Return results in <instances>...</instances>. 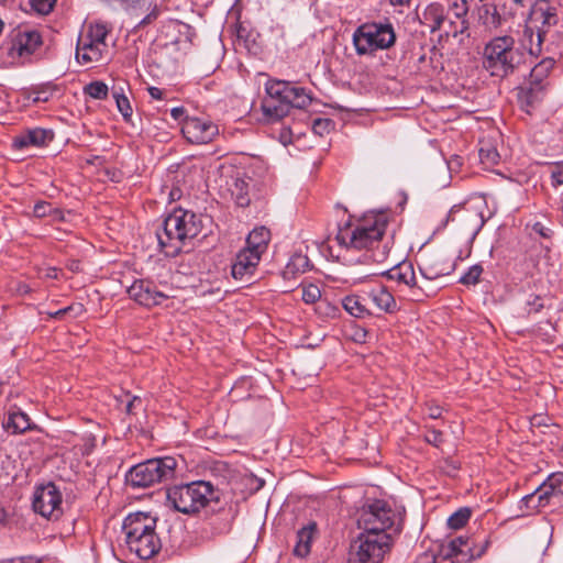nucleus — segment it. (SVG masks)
Listing matches in <instances>:
<instances>
[{
    "label": "nucleus",
    "mask_w": 563,
    "mask_h": 563,
    "mask_svg": "<svg viewBox=\"0 0 563 563\" xmlns=\"http://www.w3.org/2000/svg\"><path fill=\"white\" fill-rule=\"evenodd\" d=\"M388 217L384 212L364 217L356 223L340 227L335 236L338 244L347 251H365V258L375 263L384 262L390 251L384 241Z\"/></svg>",
    "instance_id": "obj_1"
},
{
    "label": "nucleus",
    "mask_w": 563,
    "mask_h": 563,
    "mask_svg": "<svg viewBox=\"0 0 563 563\" xmlns=\"http://www.w3.org/2000/svg\"><path fill=\"white\" fill-rule=\"evenodd\" d=\"M202 218L183 208L175 209L156 231L161 251L170 257L177 256L187 240L195 239L202 231Z\"/></svg>",
    "instance_id": "obj_2"
},
{
    "label": "nucleus",
    "mask_w": 563,
    "mask_h": 563,
    "mask_svg": "<svg viewBox=\"0 0 563 563\" xmlns=\"http://www.w3.org/2000/svg\"><path fill=\"white\" fill-rule=\"evenodd\" d=\"M122 530L126 547L142 560L153 558L162 548L156 533V518L147 514H130L123 521Z\"/></svg>",
    "instance_id": "obj_3"
},
{
    "label": "nucleus",
    "mask_w": 563,
    "mask_h": 563,
    "mask_svg": "<svg viewBox=\"0 0 563 563\" xmlns=\"http://www.w3.org/2000/svg\"><path fill=\"white\" fill-rule=\"evenodd\" d=\"M523 62V54L510 35L496 36L484 47L483 66L494 77L505 78Z\"/></svg>",
    "instance_id": "obj_4"
},
{
    "label": "nucleus",
    "mask_w": 563,
    "mask_h": 563,
    "mask_svg": "<svg viewBox=\"0 0 563 563\" xmlns=\"http://www.w3.org/2000/svg\"><path fill=\"white\" fill-rule=\"evenodd\" d=\"M219 497L209 482L197 481L168 488L167 500L173 508L186 515H195Z\"/></svg>",
    "instance_id": "obj_5"
},
{
    "label": "nucleus",
    "mask_w": 563,
    "mask_h": 563,
    "mask_svg": "<svg viewBox=\"0 0 563 563\" xmlns=\"http://www.w3.org/2000/svg\"><path fill=\"white\" fill-rule=\"evenodd\" d=\"M365 533L393 534L401 529V516L385 500H374L364 506L357 519Z\"/></svg>",
    "instance_id": "obj_6"
},
{
    "label": "nucleus",
    "mask_w": 563,
    "mask_h": 563,
    "mask_svg": "<svg viewBox=\"0 0 563 563\" xmlns=\"http://www.w3.org/2000/svg\"><path fill=\"white\" fill-rule=\"evenodd\" d=\"M353 45L357 55H373L388 49L396 42V33L389 21L365 22L353 33Z\"/></svg>",
    "instance_id": "obj_7"
},
{
    "label": "nucleus",
    "mask_w": 563,
    "mask_h": 563,
    "mask_svg": "<svg viewBox=\"0 0 563 563\" xmlns=\"http://www.w3.org/2000/svg\"><path fill=\"white\" fill-rule=\"evenodd\" d=\"M556 23L555 9L548 2H540L532 7L523 30L525 45L530 55L539 56L542 53V44L548 41L550 27Z\"/></svg>",
    "instance_id": "obj_8"
},
{
    "label": "nucleus",
    "mask_w": 563,
    "mask_h": 563,
    "mask_svg": "<svg viewBox=\"0 0 563 563\" xmlns=\"http://www.w3.org/2000/svg\"><path fill=\"white\" fill-rule=\"evenodd\" d=\"M177 466L173 456L151 459L130 468L126 482L135 488H145L170 479Z\"/></svg>",
    "instance_id": "obj_9"
},
{
    "label": "nucleus",
    "mask_w": 563,
    "mask_h": 563,
    "mask_svg": "<svg viewBox=\"0 0 563 563\" xmlns=\"http://www.w3.org/2000/svg\"><path fill=\"white\" fill-rule=\"evenodd\" d=\"M391 541L389 534L362 532L351 545L349 563H382Z\"/></svg>",
    "instance_id": "obj_10"
},
{
    "label": "nucleus",
    "mask_w": 563,
    "mask_h": 563,
    "mask_svg": "<svg viewBox=\"0 0 563 563\" xmlns=\"http://www.w3.org/2000/svg\"><path fill=\"white\" fill-rule=\"evenodd\" d=\"M231 198L238 207L245 208L252 201L264 199L269 192L266 179L256 180L245 173H236L227 181Z\"/></svg>",
    "instance_id": "obj_11"
},
{
    "label": "nucleus",
    "mask_w": 563,
    "mask_h": 563,
    "mask_svg": "<svg viewBox=\"0 0 563 563\" xmlns=\"http://www.w3.org/2000/svg\"><path fill=\"white\" fill-rule=\"evenodd\" d=\"M62 493L57 486L49 482L36 487L33 494L32 506L35 512L42 517L57 520L63 515Z\"/></svg>",
    "instance_id": "obj_12"
},
{
    "label": "nucleus",
    "mask_w": 563,
    "mask_h": 563,
    "mask_svg": "<svg viewBox=\"0 0 563 563\" xmlns=\"http://www.w3.org/2000/svg\"><path fill=\"white\" fill-rule=\"evenodd\" d=\"M266 97L264 99L284 100L292 102V107L303 109L311 101V95L305 88L285 80H269L265 85Z\"/></svg>",
    "instance_id": "obj_13"
},
{
    "label": "nucleus",
    "mask_w": 563,
    "mask_h": 563,
    "mask_svg": "<svg viewBox=\"0 0 563 563\" xmlns=\"http://www.w3.org/2000/svg\"><path fill=\"white\" fill-rule=\"evenodd\" d=\"M181 133L191 144H208L219 134V128L211 120L186 117L181 124Z\"/></svg>",
    "instance_id": "obj_14"
},
{
    "label": "nucleus",
    "mask_w": 563,
    "mask_h": 563,
    "mask_svg": "<svg viewBox=\"0 0 563 563\" xmlns=\"http://www.w3.org/2000/svg\"><path fill=\"white\" fill-rule=\"evenodd\" d=\"M42 45L41 33L31 27H19L14 30L8 55L12 59L29 58Z\"/></svg>",
    "instance_id": "obj_15"
},
{
    "label": "nucleus",
    "mask_w": 563,
    "mask_h": 563,
    "mask_svg": "<svg viewBox=\"0 0 563 563\" xmlns=\"http://www.w3.org/2000/svg\"><path fill=\"white\" fill-rule=\"evenodd\" d=\"M129 297L140 306L152 308L163 303L169 298L168 295L157 289L151 279H136L128 288Z\"/></svg>",
    "instance_id": "obj_16"
},
{
    "label": "nucleus",
    "mask_w": 563,
    "mask_h": 563,
    "mask_svg": "<svg viewBox=\"0 0 563 563\" xmlns=\"http://www.w3.org/2000/svg\"><path fill=\"white\" fill-rule=\"evenodd\" d=\"M383 275L396 282L399 287H407L411 300H422L424 292L421 287L417 285L415 269L410 262L404 261L384 272Z\"/></svg>",
    "instance_id": "obj_17"
},
{
    "label": "nucleus",
    "mask_w": 563,
    "mask_h": 563,
    "mask_svg": "<svg viewBox=\"0 0 563 563\" xmlns=\"http://www.w3.org/2000/svg\"><path fill=\"white\" fill-rule=\"evenodd\" d=\"M261 256L252 251L242 249L231 265L232 277L236 280L249 282L255 276Z\"/></svg>",
    "instance_id": "obj_18"
},
{
    "label": "nucleus",
    "mask_w": 563,
    "mask_h": 563,
    "mask_svg": "<svg viewBox=\"0 0 563 563\" xmlns=\"http://www.w3.org/2000/svg\"><path fill=\"white\" fill-rule=\"evenodd\" d=\"M470 537H456L446 543H442L438 556L451 563H470L472 554H468Z\"/></svg>",
    "instance_id": "obj_19"
},
{
    "label": "nucleus",
    "mask_w": 563,
    "mask_h": 563,
    "mask_svg": "<svg viewBox=\"0 0 563 563\" xmlns=\"http://www.w3.org/2000/svg\"><path fill=\"white\" fill-rule=\"evenodd\" d=\"M54 140V132L48 129L34 128L21 132L13 139V147L25 150L29 147H44Z\"/></svg>",
    "instance_id": "obj_20"
},
{
    "label": "nucleus",
    "mask_w": 563,
    "mask_h": 563,
    "mask_svg": "<svg viewBox=\"0 0 563 563\" xmlns=\"http://www.w3.org/2000/svg\"><path fill=\"white\" fill-rule=\"evenodd\" d=\"M547 89L528 81L525 86L519 87L517 91V101L522 111L531 114L532 111L541 103L545 96Z\"/></svg>",
    "instance_id": "obj_21"
},
{
    "label": "nucleus",
    "mask_w": 563,
    "mask_h": 563,
    "mask_svg": "<svg viewBox=\"0 0 563 563\" xmlns=\"http://www.w3.org/2000/svg\"><path fill=\"white\" fill-rule=\"evenodd\" d=\"M106 53L96 42L80 33L76 46V59L81 65L97 63Z\"/></svg>",
    "instance_id": "obj_22"
},
{
    "label": "nucleus",
    "mask_w": 563,
    "mask_h": 563,
    "mask_svg": "<svg viewBox=\"0 0 563 563\" xmlns=\"http://www.w3.org/2000/svg\"><path fill=\"white\" fill-rule=\"evenodd\" d=\"M448 221H460L464 225L470 227L474 234L483 228L485 220L481 212L474 209L454 206L448 213Z\"/></svg>",
    "instance_id": "obj_23"
},
{
    "label": "nucleus",
    "mask_w": 563,
    "mask_h": 563,
    "mask_svg": "<svg viewBox=\"0 0 563 563\" xmlns=\"http://www.w3.org/2000/svg\"><path fill=\"white\" fill-rule=\"evenodd\" d=\"M419 20L432 33L440 30L445 21L444 7L435 2L428 4L419 15Z\"/></svg>",
    "instance_id": "obj_24"
},
{
    "label": "nucleus",
    "mask_w": 563,
    "mask_h": 563,
    "mask_svg": "<svg viewBox=\"0 0 563 563\" xmlns=\"http://www.w3.org/2000/svg\"><path fill=\"white\" fill-rule=\"evenodd\" d=\"M369 297L375 306L387 313H394L399 308L393 294L386 286L379 285L369 291Z\"/></svg>",
    "instance_id": "obj_25"
},
{
    "label": "nucleus",
    "mask_w": 563,
    "mask_h": 563,
    "mask_svg": "<svg viewBox=\"0 0 563 563\" xmlns=\"http://www.w3.org/2000/svg\"><path fill=\"white\" fill-rule=\"evenodd\" d=\"M269 240L271 232L268 229L265 227L255 228L247 235L246 246L244 249L262 257L267 250Z\"/></svg>",
    "instance_id": "obj_26"
},
{
    "label": "nucleus",
    "mask_w": 563,
    "mask_h": 563,
    "mask_svg": "<svg viewBox=\"0 0 563 563\" xmlns=\"http://www.w3.org/2000/svg\"><path fill=\"white\" fill-rule=\"evenodd\" d=\"M292 107V102H287L284 100H273V99H263L262 101V111L264 117L268 121H278L286 115H288L290 109Z\"/></svg>",
    "instance_id": "obj_27"
},
{
    "label": "nucleus",
    "mask_w": 563,
    "mask_h": 563,
    "mask_svg": "<svg viewBox=\"0 0 563 563\" xmlns=\"http://www.w3.org/2000/svg\"><path fill=\"white\" fill-rule=\"evenodd\" d=\"M3 428L12 434H19L33 430L35 424L31 422L25 412L16 410L9 412L8 419L3 422Z\"/></svg>",
    "instance_id": "obj_28"
},
{
    "label": "nucleus",
    "mask_w": 563,
    "mask_h": 563,
    "mask_svg": "<svg viewBox=\"0 0 563 563\" xmlns=\"http://www.w3.org/2000/svg\"><path fill=\"white\" fill-rule=\"evenodd\" d=\"M555 65L554 56H548L542 58L530 71L529 80L530 82L542 86V88L547 89L548 87V76L550 71L553 69Z\"/></svg>",
    "instance_id": "obj_29"
},
{
    "label": "nucleus",
    "mask_w": 563,
    "mask_h": 563,
    "mask_svg": "<svg viewBox=\"0 0 563 563\" xmlns=\"http://www.w3.org/2000/svg\"><path fill=\"white\" fill-rule=\"evenodd\" d=\"M317 525L314 522L298 530L296 536V544L294 547V554L298 558H306L311 550V541L316 531Z\"/></svg>",
    "instance_id": "obj_30"
},
{
    "label": "nucleus",
    "mask_w": 563,
    "mask_h": 563,
    "mask_svg": "<svg viewBox=\"0 0 563 563\" xmlns=\"http://www.w3.org/2000/svg\"><path fill=\"white\" fill-rule=\"evenodd\" d=\"M479 20L487 30H496L506 21V14L500 13L494 3H485L479 9Z\"/></svg>",
    "instance_id": "obj_31"
},
{
    "label": "nucleus",
    "mask_w": 563,
    "mask_h": 563,
    "mask_svg": "<svg viewBox=\"0 0 563 563\" xmlns=\"http://www.w3.org/2000/svg\"><path fill=\"white\" fill-rule=\"evenodd\" d=\"M440 54L434 49H430L429 54H420L417 59V70L426 76L431 77L438 73V66L434 64L439 60Z\"/></svg>",
    "instance_id": "obj_32"
},
{
    "label": "nucleus",
    "mask_w": 563,
    "mask_h": 563,
    "mask_svg": "<svg viewBox=\"0 0 563 563\" xmlns=\"http://www.w3.org/2000/svg\"><path fill=\"white\" fill-rule=\"evenodd\" d=\"M545 507V504L541 500L540 495L538 494V489H536L520 499L518 504L520 511L519 516H529L541 511Z\"/></svg>",
    "instance_id": "obj_33"
},
{
    "label": "nucleus",
    "mask_w": 563,
    "mask_h": 563,
    "mask_svg": "<svg viewBox=\"0 0 563 563\" xmlns=\"http://www.w3.org/2000/svg\"><path fill=\"white\" fill-rule=\"evenodd\" d=\"M342 306L344 310L355 318H365L371 316L369 310L363 303L361 297L356 295H349L342 299Z\"/></svg>",
    "instance_id": "obj_34"
},
{
    "label": "nucleus",
    "mask_w": 563,
    "mask_h": 563,
    "mask_svg": "<svg viewBox=\"0 0 563 563\" xmlns=\"http://www.w3.org/2000/svg\"><path fill=\"white\" fill-rule=\"evenodd\" d=\"M310 267V262L308 256L303 254H295L290 257L289 262L287 263L284 276L285 277H295L297 274L306 273Z\"/></svg>",
    "instance_id": "obj_35"
},
{
    "label": "nucleus",
    "mask_w": 563,
    "mask_h": 563,
    "mask_svg": "<svg viewBox=\"0 0 563 563\" xmlns=\"http://www.w3.org/2000/svg\"><path fill=\"white\" fill-rule=\"evenodd\" d=\"M108 33L109 30L103 23H91L88 25L87 31L82 32L84 35L96 42L104 52L108 51L106 42Z\"/></svg>",
    "instance_id": "obj_36"
},
{
    "label": "nucleus",
    "mask_w": 563,
    "mask_h": 563,
    "mask_svg": "<svg viewBox=\"0 0 563 563\" xmlns=\"http://www.w3.org/2000/svg\"><path fill=\"white\" fill-rule=\"evenodd\" d=\"M112 97L115 100L117 108L119 112L122 114L125 121H130L132 118V107L129 98L124 95L122 87H113L112 88Z\"/></svg>",
    "instance_id": "obj_37"
},
{
    "label": "nucleus",
    "mask_w": 563,
    "mask_h": 563,
    "mask_svg": "<svg viewBox=\"0 0 563 563\" xmlns=\"http://www.w3.org/2000/svg\"><path fill=\"white\" fill-rule=\"evenodd\" d=\"M470 518L471 510L468 508H460L449 517L448 526L454 530L461 529L468 522Z\"/></svg>",
    "instance_id": "obj_38"
},
{
    "label": "nucleus",
    "mask_w": 563,
    "mask_h": 563,
    "mask_svg": "<svg viewBox=\"0 0 563 563\" xmlns=\"http://www.w3.org/2000/svg\"><path fill=\"white\" fill-rule=\"evenodd\" d=\"M483 266L479 264H475L471 266L467 272H465L460 277V283L464 286H475L479 283L481 275L483 274Z\"/></svg>",
    "instance_id": "obj_39"
},
{
    "label": "nucleus",
    "mask_w": 563,
    "mask_h": 563,
    "mask_svg": "<svg viewBox=\"0 0 563 563\" xmlns=\"http://www.w3.org/2000/svg\"><path fill=\"white\" fill-rule=\"evenodd\" d=\"M85 93L89 97L98 100H104L108 97V86L102 81H92L88 84L85 89Z\"/></svg>",
    "instance_id": "obj_40"
},
{
    "label": "nucleus",
    "mask_w": 563,
    "mask_h": 563,
    "mask_svg": "<svg viewBox=\"0 0 563 563\" xmlns=\"http://www.w3.org/2000/svg\"><path fill=\"white\" fill-rule=\"evenodd\" d=\"M527 228L530 229L531 235L545 240H551L554 234L552 228L545 221H534L531 224L528 223Z\"/></svg>",
    "instance_id": "obj_41"
},
{
    "label": "nucleus",
    "mask_w": 563,
    "mask_h": 563,
    "mask_svg": "<svg viewBox=\"0 0 563 563\" xmlns=\"http://www.w3.org/2000/svg\"><path fill=\"white\" fill-rule=\"evenodd\" d=\"M478 154L481 162L485 165L494 166L499 163V153L492 145H482L479 147Z\"/></svg>",
    "instance_id": "obj_42"
},
{
    "label": "nucleus",
    "mask_w": 563,
    "mask_h": 563,
    "mask_svg": "<svg viewBox=\"0 0 563 563\" xmlns=\"http://www.w3.org/2000/svg\"><path fill=\"white\" fill-rule=\"evenodd\" d=\"M334 121L329 118H317L312 123V131L314 134L323 136L334 129Z\"/></svg>",
    "instance_id": "obj_43"
},
{
    "label": "nucleus",
    "mask_w": 563,
    "mask_h": 563,
    "mask_svg": "<svg viewBox=\"0 0 563 563\" xmlns=\"http://www.w3.org/2000/svg\"><path fill=\"white\" fill-rule=\"evenodd\" d=\"M321 298V290L314 284H309L302 287V300L306 303H314Z\"/></svg>",
    "instance_id": "obj_44"
},
{
    "label": "nucleus",
    "mask_w": 563,
    "mask_h": 563,
    "mask_svg": "<svg viewBox=\"0 0 563 563\" xmlns=\"http://www.w3.org/2000/svg\"><path fill=\"white\" fill-rule=\"evenodd\" d=\"M544 482L548 483L549 488L563 496V472L551 473Z\"/></svg>",
    "instance_id": "obj_45"
},
{
    "label": "nucleus",
    "mask_w": 563,
    "mask_h": 563,
    "mask_svg": "<svg viewBox=\"0 0 563 563\" xmlns=\"http://www.w3.org/2000/svg\"><path fill=\"white\" fill-rule=\"evenodd\" d=\"M489 540L484 539L479 543H475L473 539L470 538V549L468 554H472V560L479 559L487 551L489 547Z\"/></svg>",
    "instance_id": "obj_46"
},
{
    "label": "nucleus",
    "mask_w": 563,
    "mask_h": 563,
    "mask_svg": "<svg viewBox=\"0 0 563 563\" xmlns=\"http://www.w3.org/2000/svg\"><path fill=\"white\" fill-rule=\"evenodd\" d=\"M57 0H31L32 9L38 14L46 15L53 9Z\"/></svg>",
    "instance_id": "obj_47"
},
{
    "label": "nucleus",
    "mask_w": 563,
    "mask_h": 563,
    "mask_svg": "<svg viewBox=\"0 0 563 563\" xmlns=\"http://www.w3.org/2000/svg\"><path fill=\"white\" fill-rule=\"evenodd\" d=\"M537 489L541 500L545 504L547 507L551 505L553 498L561 497L559 493L554 492V489L549 488L548 483L545 482L539 485Z\"/></svg>",
    "instance_id": "obj_48"
},
{
    "label": "nucleus",
    "mask_w": 563,
    "mask_h": 563,
    "mask_svg": "<svg viewBox=\"0 0 563 563\" xmlns=\"http://www.w3.org/2000/svg\"><path fill=\"white\" fill-rule=\"evenodd\" d=\"M453 269H454V265L449 264V265H446L444 267H440V268L429 267L427 271H422V274L426 277L433 279V278H438L440 276L449 275Z\"/></svg>",
    "instance_id": "obj_49"
},
{
    "label": "nucleus",
    "mask_w": 563,
    "mask_h": 563,
    "mask_svg": "<svg viewBox=\"0 0 563 563\" xmlns=\"http://www.w3.org/2000/svg\"><path fill=\"white\" fill-rule=\"evenodd\" d=\"M543 306V299L538 295H530L526 301V310L529 314L541 311Z\"/></svg>",
    "instance_id": "obj_50"
},
{
    "label": "nucleus",
    "mask_w": 563,
    "mask_h": 563,
    "mask_svg": "<svg viewBox=\"0 0 563 563\" xmlns=\"http://www.w3.org/2000/svg\"><path fill=\"white\" fill-rule=\"evenodd\" d=\"M551 181L554 187L563 185V163H555L550 167Z\"/></svg>",
    "instance_id": "obj_51"
},
{
    "label": "nucleus",
    "mask_w": 563,
    "mask_h": 563,
    "mask_svg": "<svg viewBox=\"0 0 563 563\" xmlns=\"http://www.w3.org/2000/svg\"><path fill=\"white\" fill-rule=\"evenodd\" d=\"M52 205L47 201H38L34 205L33 214L37 218H44L51 214Z\"/></svg>",
    "instance_id": "obj_52"
},
{
    "label": "nucleus",
    "mask_w": 563,
    "mask_h": 563,
    "mask_svg": "<svg viewBox=\"0 0 563 563\" xmlns=\"http://www.w3.org/2000/svg\"><path fill=\"white\" fill-rule=\"evenodd\" d=\"M424 439L428 443L439 446L443 442V434L439 430L430 429L426 433Z\"/></svg>",
    "instance_id": "obj_53"
},
{
    "label": "nucleus",
    "mask_w": 563,
    "mask_h": 563,
    "mask_svg": "<svg viewBox=\"0 0 563 563\" xmlns=\"http://www.w3.org/2000/svg\"><path fill=\"white\" fill-rule=\"evenodd\" d=\"M143 405V401L141 399V397L139 396H133L126 404V407H125V411L129 413V415H135L136 413V409H140Z\"/></svg>",
    "instance_id": "obj_54"
},
{
    "label": "nucleus",
    "mask_w": 563,
    "mask_h": 563,
    "mask_svg": "<svg viewBox=\"0 0 563 563\" xmlns=\"http://www.w3.org/2000/svg\"><path fill=\"white\" fill-rule=\"evenodd\" d=\"M426 413L431 419H439L442 416V408L433 402H427Z\"/></svg>",
    "instance_id": "obj_55"
},
{
    "label": "nucleus",
    "mask_w": 563,
    "mask_h": 563,
    "mask_svg": "<svg viewBox=\"0 0 563 563\" xmlns=\"http://www.w3.org/2000/svg\"><path fill=\"white\" fill-rule=\"evenodd\" d=\"M3 563H42L40 559L35 556H22V558H15L11 559Z\"/></svg>",
    "instance_id": "obj_56"
},
{
    "label": "nucleus",
    "mask_w": 563,
    "mask_h": 563,
    "mask_svg": "<svg viewBox=\"0 0 563 563\" xmlns=\"http://www.w3.org/2000/svg\"><path fill=\"white\" fill-rule=\"evenodd\" d=\"M437 556L430 553H423L420 555L415 563H435Z\"/></svg>",
    "instance_id": "obj_57"
},
{
    "label": "nucleus",
    "mask_w": 563,
    "mask_h": 563,
    "mask_svg": "<svg viewBox=\"0 0 563 563\" xmlns=\"http://www.w3.org/2000/svg\"><path fill=\"white\" fill-rule=\"evenodd\" d=\"M366 335H367V332L364 329H358L354 333L353 340L355 342L362 343V342H365Z\"/></svg>",
    "instance_id": "obj_58"
},
{
    "label": "nucleus",
    "mask_w": 563,
    "mask_h": 563,
    "mask_svg": "<svg viewBox=\"0 0 563 563\" xmlns=\"http://www.w3.org/2000/svg\"><path fill=\"white\" fill-rule=\"evenodd\" d=\"M148 93L153 99L161 100L163 99V91L157 87H150Z\"/></svg>",
    "instance_id": "obj_59"
},
{
    "label": "nucleus",
    "mask_w": 563,
    "mask_h": 563,
    "mask_svg": "<svg viewBox=\"0 0 563 563\" xmlns=\"http://www.w3.org/2000/svg\"><path fill=\"white\" fill-rule=\"evenodd\" d=\"M184 113H185V109L183 107H176L170 110V115L175 120L183 119Z\"/></svg>",
    "instance_id": "obj_60"
},
{
    "label": "nucleus",
    "mask_w": 563,
    "mask_h": 563,
    "mask_svg": "<svg viewBox=\"0 0 563 563\" xmlns=\"http://www.w3.org/2000/svg\"><path fill=\"white\" fill-rule=\"evenodd\" d=\"M58 269L55 267H48L44 272V277L49 279H56L58 277Z\"/></svg>",
    "instance_id": "obj_61"
},
{
    "label": "nucleus",
    "mask_w": 563,
    "mask_h": 563,
    "mask_svg": "<svg viewBox=\"0 0 563 563\" xmlns=\"http://www.w3.org/2000/svg\"><path fill=\"white\" fill-rule=\"evenodd\" d=\"M71 310V307H66V308H63V309H59L55 312H49V317L51 318H54V319H60L63 316H65L68 311Z\"/></svg>",
    "instance_id": "obj_62"
},
{
    "label": "nucleus",
    "mask_w": 563,
    "mask_h": 563,
    "mask_svg": "<svg viewBox=\"0 0 563 563\" xmlns=\"http://www.w3.org/2000/svg\"><path fill=\"white\" fill-rule=\"evenodd\" d=\"M49 217H52L54 220H64L63 211L57 208H52Z\"/></svg>",
    "instance_id": "obj_63"
},
{
    "label": "nucleus",
    "mask_w": 563,
    "mask_h": 563,
    "mask_svg": "<svg viewBox=\"0 0 563 563\" xmlns=\"http://www.w3.org/2000/svg\"><path fill=\"white\" fill-rule=\"evenodd\" d=\"M157 14L155 12H152L150 13L148 15H146L142 21H141V24H147L150 23L153 19H156Z\"/></svg>",
    "instance_id": "obj_64"
}]
</instances>
